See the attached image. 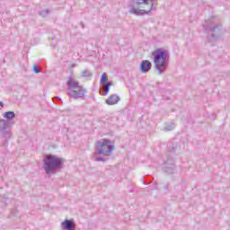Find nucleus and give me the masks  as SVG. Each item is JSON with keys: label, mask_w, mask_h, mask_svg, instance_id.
<instances>
[{"label": "nucleus", "mask_w": 230, "mask_h": 230, "mask_svg": "<svg viewBox=\"0 0 230 230\" xmlns=\"http://www.w3.org/2000/svg\"><path fill=\"white\" fill-rule=\"evenodd\" d=\"M66 160L55 155H48L43 159V170L47 175H55L58 170L64 168Z\"/></svg>", "instance_id": "obj_2"}, {"label": "nucleus", "mask_w": 230, "mask_h": 230, "mask_svg": "<svg viewBox=\"0 0 230 230\" xmlns=\"http://www.w3.org/2000/svg\"><path fill=\"white\" fill-rule=\"evenodd\" d=\"M67 87V94L68 96H70V98H73L74 100H78V98H84V96H85V93H87V91L84 89V86L80 85V83L73 79L72 76L68 77Z\"/></svg>", "instance_id": "obj_6"}, {"label": "nucleus", "mask_w": 230, "mask_h": 230, "mask_svg": "<svg viewBox=\"0 0 230 230\" xmlns=\"http://www.w3.org/2000/svg\"><path fill=\"white\" fill-rule=\"evenodd\" d=\"M33 72L35 73V75H39V73H40V70L39 69V66H33Z\"/></svg>", "instance_id": "obj_18"}, {"label": "nucleus", "mask_w": 230, "mask_h": 230, "mask_svg": "<svg viewBox=\"0 0 230 230\" xmlns=\"http://www.w3.org/2000/svg\"><path fill=\"white\" fill-rule=\"evenodd\" d=\"M55 100H58L59 102H62V99L60 97H54L53 101H55Z\"/></svg>", "instance_id": "obj_19"}, {"label": "nucleus", "mask_w": 230, "mask_h": 230, "mask_svg": "<svg viewBox=\"0 0 230 230\" xmlns=\"http://www.w3.org/2000/svg\"><path fill=\"white\" fill-rule=\"evenodd\" d=\"M178 148H179V143L178 142H170V144H169V152H171V154H175V152H177Z\"/></svg>", "instance_id": "obj_14"}, {"label": "nucleus", "mask_w": 230, "mask_h": 230, "mask_svg": "<svg viewBox=\"0 0 230 230\" xmlns=\"http://www.w3.org/2000/svg\"><path fill=\"white\" fill-rule=\"evenodd\" d=\"M164 172L169 173V175L175 173V160L172 158L167 159L164 163Z\"/></svg>", "instance_id": "obj_9"}, {"label": "nucleus", "mask_w": 230, "mask_h": 230, "mask_svg": "<svg viewBox=\"0 0 230 230\" xmlns=\"http://www.w3.org/2000/svg\"><path fill=\"white\" fill-rule=\"evenodd\" d=\"M155 0H132L129 5V13L133 15H147L152 10H155Z\"/></svg>", "instance_id": "obj_3"}, {"label": "nucleus", "mask_w": 230, "mask_h": 230, "mask_svg": "<svg viewBox=\"0 0 230 230\" xmlns=\"http://www.w3.org/2000/svg\"><path fill=\"white\" fill-rule=\"evenodd\" d=\"M2 107H4V103L3 102H0V109H1Z\"/></svg>", "instance_id": "obj_20"}, {"label": "nucleus", "mask_w": 230, "mask_h": 230, "mask_svg": "<svg viewBox=\"0 0 230 230\" xmlns=\"http://www.w3.org/2000/svg\"><path fill=\"white\" fill-rule=\"evenodd\" d=\"M61 227L64 230H76V224L74 220L65 219L64 222L61 223Z\"/></svg>", "instance_id": "obj_10"}, {"label": "nucleus", "mask_w": 230, "mask_h": 230, "mask_svg": "<svg viewBox=\"0 0 230 230\" xmlns=\"http://www.w3.org/2000/svg\"><path fill=\"white\" fill-rule=\"evenodd\" d=\"M49 14V10H42L40 12V15H41V17H48Z\"/></svg>", "instance_id": "obj_17"}, {"label": "nucleus", "mask_w": 230, "mask_h": 230, "mask_svg": "<svg viewBox=\"0 0 230 230\" xmlns=\"http://www.w3.org/2000/svg\"><path fill=\"white\" fill-rule=\"evenodd\" d=\"M101 85H102L101 89V94L102 96H107L109 92L111 91V86H112V82H109V77L107 76V73H103L101 76Z\"/></svg>", "instance_id": "obj_7"}, {"label": "nucleus", "mask_w": 230, "mask_h": 230, "mask_svg": "<svg viewBox=\"0 0 230 230\" xmlns=\"http://www.w3.org/2000/svg\"><path fill=\"white\" fill-rule=\"evenodd\" d=\"M81 78H85L86 80H91L93 78V72L89 69H84L81 73Z\"/></svg>", "instance_id": "obj_13"}, {"label": "nucleus", "mask_w": 230, "mask_h": 230, "mask_svg": "<svg viewBox=\"0 0 230 230\" xmlns=\"http://www.w3.org/2000/svg\"><path fill=\"white\" fill-rule=\"evenodd\" d=\"M114 151V146L111 145L110 139L103 138L97 141V150L94 152L93 155L95 157V161L97 163H107L111 155H112V152ZM98 155H102L98 156Z\"/></svg>", "instance_id": "obj_1"}, {"label": "nucleus", "mask_w": 230, "mask_h": 230, "mask_svg": "<svg viewBox=\"0 0 230 230\" xmlns=\"http://www.w3.org/2000/svg\"><path fill=\"white\" fill-rule=\"evenodd\" d=\"M4 118H5V119H13V118H15V112L13 111H6L4 113Z\"/></svg>", "instance_id": "obj_15"}, {"label": "nucleus", "mask_w": 230, "mask_h": 230, "mask_svg": "<svg viewBox=\"0 0 230 230\" xmlns=\"http://www.w3.org/2000/svg\"><path fill=\"white\" fill-rule=\"evenodd\" d=\"M139 69H140L141 73H148V71H150L152 69V62H150L148 60H143L140 63Z\"/></svg>", "instance_id": "obj_11"}, {"label": "nucleus", "mask_w": 230, "mask_h": 230, "mask_svg": "<svg viewBox=\"0 0 230 230\" xmlns=\"http://www.w3.org/2000/svg\"><path fill=\"white\" fill-rule=\"evenodd\" d=\"M170 51L164 49H156L153 51L152 56L154 57L155 69L157 71V75H163L168 69V57Z\"/></svg>", "instance_id": "obj_4"}, {"label": "nucleus", "mask_w": 230, "mask_h": 230, "mask_svg": "<svg viewBox=\"0 0 230 230\" xmlns=\"http://www.w3.org/2000/svg\"><path fill=\"white\" fill-rule=\"evenodd\" d=\"M119 100L120 98L118 96V94H112L105 101V103L107 105H116Z\"/></svg>", "instance_id": "obj_12"}, {"label": "nucleus", "mask_w": 230, "mask_h": 230, "mask_svg": "<svg viewBox=\"0 0 230 230\" xmlns=\"http://www.w3.org/2000/svg\"><path fill=\"white\" fill-rule=\"evenodd\" d=\"M173 128H175V123L172 122L171 124L165 126L164 130H165V132H170L171 130H173Z\"/></svg>", "instance_id": "obj_16"}, {"label": "nucleus", "mask_w": 230, "mask_h": 230, "mask_svg": "<svg viewBox=\"0 0 230 230\" xmlns=\"http://www.w3.org/2000/svg\"><path fill=\"white\" fill-rule=\"evenodd\" d=\"M203 28L208 33V40H218L224 35V27L221 22H215L213 20H207Z\"/></svg>", "instance_id": "obj_5"}, {"label": "nucleus", "mask_w": 230, "mask_h": 230, "mask_svg": "<svg viewBox=\"0 0 230 230\" xmlns=\"http://www.w3.org/2000/svg\"><path fill=\"white\" fill-rule=\"evenodd\" d=\"M0 132L5 139L12 137V133L8 130V121L3 119H0Z\"/></svg>", "instance_id": "obj_8"}, {"label": "nucleus", "mask_w": 230, "mask_h": 230, "mask_svg": "<svg viewBox=\"0 0 230 230\" xmlns=\"http://www.w3.org/2000/svg\"><path fill=\"white\" fill-rule=\"evenodd\" d=\"M164 190H168V185H165V186H164Z\"/></svg>", "instance_id": "obj_21"}]
</instances>
